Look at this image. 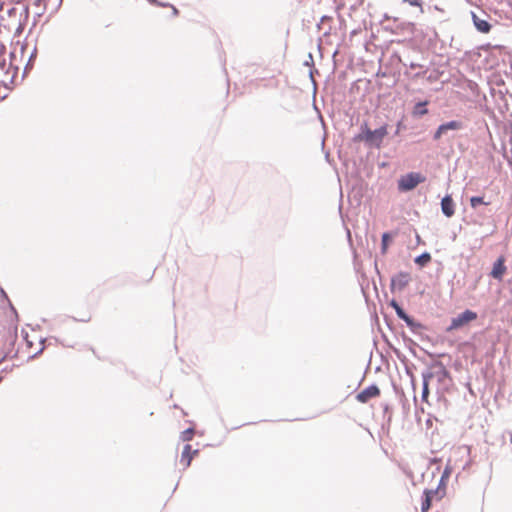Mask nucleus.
<instances>
[{
	"instance_id": "3",
	"label": "nucleus",
	"mask_w": 512,
	"mask_h": 512,
	"mask_svg": "<svg viewBox=\"0 0 512 512\" xmlns=\"http://www.w3.org/2000/svg\"><path fill=\"white\" fill-rule=\"evenodd\" d=\"M387 125H383L382 127L376 129V130H370L369 128H366L364 130L362 139L371 144L374 145L377 148H380L384 137L387 135Z\"/></svg>"
},
{
	"instance_id": "13",
	"label": "nucleus",
	"mask_w": 512,
	"mask_h": 512,
	"mask_svg": "<svg viewBox=\"0 0 512 512\" xmlns=\"http://www.w3.org/2000/svg\"><path fill=\"white\" fill-rule=\"evenodd\" d=\"M427 105H428V101H423V102L417 103L414 106L413 111H412L413 116L419 117V116L426 115L428 113V109L426 108Z\"/></svg>"
},
{
	"instance_id": "5",
	"label": "nucleus",
	"mask_w": 512,
	"mask_h": 512,
	"mask_svg": "<svg viewBox=\"0 0 512 512\" xmlns=\"http://www.w3.org/2000/svg\"><path fill=\"white\" fill-rule=\"evenodd\" d=\"M380 395V389L376 385H371L356 395L357 401L361 403H367L372 398H376Z\"/></svg>"
},
{
	"instance_id": "21",
	"label": "nucleus",
	"mask_w": 512,
	"mask_h": 512,
	"mask_svg": "<svg viewBox=\"0 0 512 512\" xmlns=\"http://www.w3.org/2000/svg\"><path fill=\"white\" fill-rule=\"evenodd\" d=\"M151 3H156V0H149Z\"/></svg>"
},
{
	"instance_id": "2",
	"label": "nucleus",
	"mask_w": 512,
	"mask_h": 512,
	"mask_svg": "<svg viewBox=\"0 0 512 512\" xmlns=\"http://www.w3.org/2000/svg\"><path fill=\"white\" fill-rule=\"evenodd\" d=\"M478 317L477 313L472 310H465L464 312L460 313L456 317L452 318L450 325L447 327L446 331L451 332L457 329H460L466 325H468L470 322L476 320Z\"/></svg>"
},
{
	"instance_id": "16",
	"label": "nucleus",
	"mask_w": 512,
	"mask_h": 512,
	"mask_svg": "<svg viewBox=\"0 0 512 512\" xmlns=\"http://www.w3.org/2000/svg\"><path fill=\"white\" fill-rule=\"evenodd\" d=\"M431 261V255L427 252L421 254L415 259V263L420 266H426Z\"/></svg>"
},
{
	"instance_id": "1",
	"label": "nucleus",
	"mask_w": 512,
	"mask_h": 512,
	"mask_svg": "<svg viewBox=\"0 0 512 512\" xmlns=\"http://www.w3.org/2000/svg\"><path fill=\"white\" fill-rule=\"evenodd\" d=\"M425 180L426 178L421 173L411 172L400 177L398 189L402 192L410 191Z\"/></svg>"
},
{
	"instance_id": "9",
	"label": "nucleus",
	"mask_w": 512,
	"mask_h": 512,
	"mask_svg": "<svg viewBox=\"0 0 512 512\" xmlns=\"http://www.w3.org/2000/svg\"><path fill=\"white\" fill-rule=\"evenodd\" d=\"M410 280V276L408 273H399L394 276L391 280L392 289L402 290Z\"/></svg>"
},
{
	"instance_id": "20",
	"label": "nucleus",
	"mask_w": 512,
	"mask_h": 512,
	"mask_svg": "<svg viewBox=\"0 0 512 512\" xmlns=\"http://www.w3.org/2000/svg\"><path fill=\"white\" fill-rule=\"evenodd\" d=\"M411 6L421 7V0H404Z\"/></svg>"
},
{
	"instance_id": "17",
	"label": "nucleus",
	"mask_w": 512,
	"mask_h": 512,
	"mask_svg": "<svg viewBox=\"0 0 512 512\" xmlns=\"http://www.w3.org/2000/svg\"><path fill=\"white\" fill-rule=\"evenodd\" d=\"M194 436V429L188 428L181 433L182 441H190Z\"/></svg>"
},
{
	"instance_id": "6",
	"label": "nucleus",
	"mask_w": 512,
	"mask_h": 512,
	"mask_svg": "<svg viewBox=\"0 0 512 512\" xmlns=\"http://www.w3.org/2000/svg\"><path fill=\"white\" fill-rule=\"evenodd\" d=\"M463 124L460 121H450L444 124H441L437 130L435 131L433 138L434 140H439L443 134H445L449 130H460L462 129Z\"/></svg>"
},
{
	"instance_id": "7",
	"label": "nucleus",
	"mask_w": 512,
	"mask_h": 512,
	"mask_svg": "<svg viewBox=\"0 0 512 512\" xmlns=\"http://www.w3.org/2000/svg\"><path fill=\"white\" fill-rule=\"evenodd\" d=\"M199 451L197 449L192 450V446L190 444H186L183 448L180 463L183 468H188L191 465V461L194 456L198 455Z\"/></svg>"
},
{
	"instance_id": "8",
	"label": "nucleus",
	"mask_w": 512,
	"mask_h": 512,
	"mask_svg": "<svg viewBox=\"0 0 512 512\" xmlns=\"http://www.w3.org/2000/svg\"><path fill=\"white\" fill-rule=\"evenodd\" d=\"M505 258L500 256L493 265L491 276L495 279L501 280L504 273L506 272V267L504 265Z\"/></svg>"
},
{
	"instance_id": "10",
	"label": "nucleus",
	"mask_w": 512,
	"mask_h": 512,
	"mask_svg": "<svg viewBox=\"0 0 512 512\" xmlns=\"http://www.w3.org/2000/svg\"><path fill=\"white\" fill-rule=\"evenodd\" d=\"M441 209L446 217H452L455 213L454 202L450 195H446L441 201Z\"/></svg>"
},
{
	"instance_id": "12",
	"label": "nucleus",
	"mask_w": 512,
	"mask_h": 512,
	"mask_svg": "<svg viewBox=\"0 0 512 512\" xmlns=\"http://www.w3.org/2000/svg\"><path fill=\"white\" fill-rule=\"evenodd\" d=\"M437 494V490H425L424 491V500L421 504V512H428L431 508V503L434 496Z\"/></svg>"
},
{
	"instance_id": "15",
	"label": "nucleus",
	"mask_w": 512,
	"mask_h": 512,
	"mask_svg": "<svg viewBox=\"0 0 512 512\" xmlns=\"http://www.w3.org/2000/svg\"><path fill=\"white\" fill-rule=\"evenodd\" d=\"M391 306L395 309L396 314L399 318L406 321L407 323L410 322L409 316L404 312V310L400 307V305L396 301L391 302Z\"/></svg>"
},
{
	"instance_id": "14",
	"label": "nucleus",
	"mask_w": 512,
	"mask_h": 512,
	"mask_svg": "<svg viewBox=\"0 0 512 512\" xmlns=\"http://www.w3.org/2000/svg\"><path fill=\"white\" fill-rule=\"evenodd\" d=\"M432 378L431 374L423 375V391H422V400L424 402H428L429 396V381Z\"/></svg>"
},
{
	"instance_id": "19",
	"label": "nucleus",
	"mask_w": 512,
	"mask_h": 512,
	"mask_svg": "<svg viewBox=\"0 0 512 512\" xmlns=\"http://www.w3.org/2000/svg\"><path fill=\"white\" fill-rule=\"evenodd\" d=\"M388 240H389V234L388 233H384L382 235V251L383 252H386V250H387Z\"/></svg>"
},
{
	"instance_id": "4",
	"label": "nucleus",
	"mask_w": 512,
	"mask_h": 512,
	"mask_svg": "<svg viewBox=\"0 0 512 512\" xmlns=\"http://www.w3.org/2000/svg\"><path fill=\"white\" fill-rule=\"evenodd\" d=\"M25 339L27 347L29 348L28 353L31 357H35L43 351L44 341L42 338L33 334L32 336L27 335Z\"/></svg>"
},
{
	"instance_id": "18",
	"label": "nucleus",
	"mask_w": 512,
	"mask_h": 512,
	"mask_svg": "<svg viewBox=\"0 0 512 512\" xmlns=\"http://www.w3.org/2000/svg\"><path fill=\"white\" fill-rule=\"evenodd\" d=\"M482 204L488 205V203L484 202L482 197H479V196L471 197L470 205L472 208H476L477 206L482 205Z\"/></svg>"
},
{
	"instance_id": "11",
	"label": "nucleus",
	"mask_w": 512,
	"mask_h": 512,
	"mask_svg": "<svg viewBox=\"0 0 512 512\" xmlns=\"http://www.w3.org/2000/svg\"><path fill=\"white\" fill-rule=\"evenodd\" d=\"M472 20L476 29L481 33H489L491 30V25L488 21L479 18L475 13H472Z\"/></svg>"
}]
</instances>
